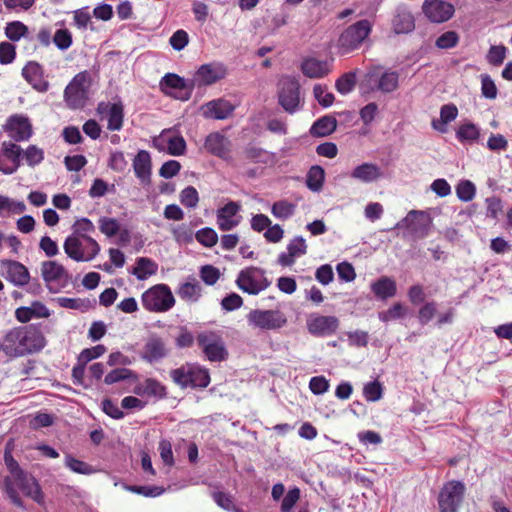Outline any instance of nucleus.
I'll return each instance as SVG.
<instances>
[{"label": "nucleus", "mask_w": 512, "mask_h": 512, "mask_svg": "<svg viewBox=\"0 0 512 512\" xmlns=\"http://www.w3.org/2000/svg\"><path fill=\"white\" fill-rule=\"evenodd\" d=\"M46 345L42 332L34 325L19 326L8 330L3 336L2 352L10 359L41 351Z\"/></svg>", "instance_id": "obj_1"}, {"label": "nucleus", "mask_w": 512, "mask_h": 512, "mask_svg": "<svg viewBox=\"0 0 512 512\" xmlns=\"http://www.w3.org/2000/svg\"><path fill=\"white\" fill-rule=\"evenodd\" d=\"M15 486H17L25 496L30 497L38 504L43 503L44 495L36 478L25 471L20 472L13 477H5L4 490L11 502L21 509H25L24 502L18 495Z\"/></svg>", "instance_id": "obj_2"}, {"label": "nucleus", "mask_w": 512, "mask_h": 512, "mask_svg": "<svg viewBox=\"0 0 512 512\" xmlns=\"http://www.w3.org/2000/svg\"><path fill=\"white\" fill-rule=\"evenodd\" d=\"M170 376L181 388H206L210 383L209 370L196 363H186L173 369Z\"/></svg>", "instance_id": "obj_3"}, {"label": "nucleus", "mask_w": 512, "mask_h": 512, "mask_svg": "<svg viewBox=\"0 0 512 512\" xmlns=\"http://www.w3.org/2000/svg\"><path fill=\"white\" fill-rule=\"evenodd\" d=\"M65 253L69 258L77 262L93 260L100 252V245L92 237H78L69 235L63 244Z\"/></svg>", "instance_id": "obj_4"}, {"label": "nucleus", "mask_w": 512, "mask_h": 512, "mask_svg": "<svg viewBox=\"0 0 512 512\" xmlns=\"http://www.w3.org/2000/svg\"><path fill=\"white\" fill-rule=\"evenodd\" d=\"M431 225L432 219L426 212L411 210L395 225V228L404 230L405 237L419 240L428 236Z\"/></svg>", "instance_id": "obj_5"}, {"label": "nucleus", "mask_w": 512, "mask_h": 512, "mask_svg": "<svg viewBox=\"0 0 512 512\" xmlns=\"http://www.w3.org/2000/svg\"><path fill=\"white\" fill-rule=\"evenodd\" d=\"M278 104L289 114L301 110L300 84L297 79L291 76H284L278 82L277 89Z\"/></svg>", "instance_id": "obj_6"}, {"label": "nucleus", "mask_w": 512, "mask_h": 512, "mask_svg": "<svg viewBox=\"0 0 512 512\" xmlns=\"http://www.w3.org/2000/svg\"><path fill=\"white\" fill-rule=\"evenodd\" d=\"M199 348L211 362H222L228 358V351L222 336L215 331H202L196 336Z\"/></svg>", "instance_id": "obj_7"}, {"label": "nucleus", "mask_w": 512, "mask_h": 512, "mask_svg": "<svg viewBox=\"0 0 512 512\" xmlns=\"http://www.w3.org/2000/svg\"><path fill=\"white\" fill-rule=\"evenodd\" d=\"M174 304V296L166 284L155 285L142 294V305L151 312H166Z\"/></svg>", "instance_id": "obj_8"}, {"label": "nucleus", "mask_w": 512, "mask_h": 512, "mask_svg": "<svg viewBox=\"0 0 512 512\" xmlns=\"http://www.w3.org/2000/svg\"><path fill=\"white\" fill-rule=\"evenodd\" d=\"M236 285L244 293L258 295L271 285V281L266 277L263 269L251 266L239 272Z\"/></svg>", "instance_id": "obj_9"}, {"label": "nucleus", "mask_w": 512, "mask_h": 512, "mask_svg": "<svg viewBox=\"0 0 512 512\" xmlns=\"http://www.w3.org/2000/svg\"><path fill=\"white\" fill-rule=\"evenodd\" d=\"M89 75L86 71L76 74L64 90V100L70 109L83 108L88 100Z\"/></svg>", "instance_id": "obj_10"}, {"label": "nucleus", "mask_w": 512, "mask_h": 512, "mask_svg": "<svg viewBox=\"0 0 512 512\" xmlns=\"http://www.w3.org/2000/svg\"><path fill=\"white\" fill-rule=\"evenodd\" d=\"M247 322L260 330H279L287 324V317L278 309H253L247 314Z\"/></svg>", "instance_id": "obj_11"}, {"label": "nucleus", "mask_w": 512, "mask_h": 512, "mask_svg": "<svg viewBox=\"0 0 512 512\" xmlns=\"http://www.w3.org/2000/svg\"><path fill=\"white\" fill-rule=\"evenodd\" d=\"M160 90L165 94L181 101L191 98L194 90V82L186 80L175 73L165 74L159 83Z\"/></svg>", "instance_id": "obj_12"}, {"label": "nucleus", "mask_w": 512, "mask_h": 512, "mask_svg": "<svg viewBox=\"0 0 512 512\" xmlns=\"http://www.w3.org/2000/svg\"><path fill=\"white\" fill-rule=\"evenodd\" d=\"M465 493V485L461 481H449L442 487L438 496L440 512H457Z\"/></svg>", "instance_id": "obj_13"}, {"label": "nucleus", "mask_w": 512, "mask_h": 512, "mask_svg": "<svg viewBox=\"0 0 512 512\" xmlns=\"http://www.w3.org/2000/svg\"><path fill=\"white\" fill-rule=\"evenodd\" d=\"M23 159L22 148L12 141H4L1 145L0 172L14 174L21 165Z\"/></svg>", "instance_id": "obj_14"}, {"label": "nucleus", "mask_w": 512, "mask_h": 512, "mask_svg": "<svg viewBox=\"0 0 512 512\" xmlns=\"http://www.w3.org/2000/svg\"><path fill=\"white\" fill-rule=\"evenodd\" d=\"M3 128L8 136L15 142L27 141L33 133L29 118L19 114L10 116Z\"/></svg>", "instance_id": "obj_15"}, {"label": "nucleus", "mask_w": 512, "mask_h": 512, "mask_svg": "<svg viewBox=\"0 0 512 512\" xmlns=\"http://www.w3.org/2000/svg\"><path fill=\"white\" fill-rule=\"evenodd\" d=\"M169 352L165 340L157 334H151L144 343L140 357L145 362L153 364L165 359Z\"/></svg>", "instance_id": "obj_16"}, {"label": "nucleus", "mask_w": 512, "mask_h": 512, "mask_svg": "<svg viewBox=\"0 0 512 512\" xmlns=\"http://www.w3.org/2000/svg\"><path fill=\"white\" fill-rule=\"evenodd\" d=\"M41 275L46 283V287L52 293L58 292V289L53 288L54 282H62L64 287L70 280V274L66 268L57 261H44L41 264Z\"/></svg>", "instance_id": "obj_17"}, {"label": "nucleus", "mask_w": 512, "mask_h": 512, "mask_svg": "<svg viewBox=\"0 0 512 512\" xmlns=\"http://www.w3.org/2000/svg\"><path fill=\"white\" fill-rule=\"evenodd\" d=\"M368 82L372 90L383 93L393 92L399 83V74L396 71L382 72L380 68H374L367 74Z\"/></svg>", "instance_id": "obj_18"}, {"label": "nucleus", "mask_w": 512, "mask_h": 512, "mask_svg": "<svg viewBox=\"0 0 512 512\" xmlns=\"http://www.w3.org/2000/svg\"><path fill=\"white\" fill-rule=\"evenodd\" d=\"M0 273L18 287L25 286L30 281V273L26 266L15 260H2L0 262Z\"/></svg>", "instance_id": "obj_19"}, {"label": "nucleus", "mask_w": 512, "mask_h": 512, "mask_svg": "<svg viewBox=\"0 0 512 512\" xmlns=\"http://www.w3.org/2000/svg\"><path fill=\"white\" fill-rule=\"evenodd\" d=\"M226 76V68L219 63H208L201 65L194 74L191 82L195 86H208L216 83Z\"/></svg>", "instance_id": "obj_20"}, {"label": "nucleus", "mask_w": 512, "mask_h": 512, "mask_svg": "<svg viewBox=\"0 0 512 512\" xmlns=\"http://www.w3.org/2000/svg\"><path fill=\"white\" fill-rule=\"evenodd\" d=\"M423 13L434 23L448 21L454 14V6L444 0H425L423 4Z\"/></svg>", "instance_id": "obj_21"}, {"label": "nucleus", "mask_w": 512, "mask_h": 512, "mask_svg": "<svg viewBox=\"0 0 512 512\" xmlns=\"http://www.w3.org/2000/svg\"><path fill=\"white\" fill-rule=\"evenodd\" d=\"M100 114L107 116V129L110 131H119L123 126L124 107L121 102L105 103L100 102L97 107Z\"/></svg>", "instance_id": "obj_22"}, {"label": "nucleus", "mask_w": 512, "mask_h": 512, "mask_svg": "<svg viewBox=\"0 0 512 512\" xmlns=\"http://www.w3.org/2000/svg\"><path fill=\"white\" fill-rule=\"evenodd\" d=\"M202 114L206 119L224 120L235 110V107L222 98L207 102L202 106Z\"/></svg>", "instance_id": "obj_23"}, {"label": "nucleus", "mask_w": 512, "mask_h": 512, "mask_svg": "<svg viewBox=\"0 0 512 512\" xmlns=\"http://www.w3.org/2000/svg\"><path fill=\"white\" fill-rule=\"evenodd\" d=\"M307 253L306 241L302 236L294 237L287 245V252H282L278 256V263L283 266H291L295 258Z\"/></svg>", "instance_id": "obj_24"}, {"label": "nucleus", "mask_w": 512, "mask_h": 512, "mask_svg": "<svg viewBox=\"0 0 512 512\" xmlns=\"http://www.w3.org/2000/svg\"><path fill=\"white\" fill-rule=\"evenodd\" d=\"M301 71L311 79L323 78L331 72V62L315 57H307L301 63Z\"/></svg>", "instance_id": "obj_25"}, {"label": "nucleus", "mask_w": 512, "mask_h": 512, "mask_svg": "<svg viewBox=\"0 0 512 512\" xmlns=\"http://www.w3.org/2000/svg\"><path fill=\"white\" fill-rule=\"evenodd\" d=\"M22 76L38 92H46L49 82L43 77V69L37 62H28L22 69Z\"/></svg>", "instance_id": "obj_26"}, {"label": "nucleus", "mask_w": 512, "mask_h": 512, "mask_svg": "<svg viewBox=\"0 0 512 512\" xmlns=\"http://www.w3.org/2000/svg\"><path fill=\"white\" fill-rule=\"evenodd\" d=\"M133 393L140 397H154L163 399L167 396L166 387L155 378H146L138 382L133 388Z\"/></svg>", "instance_id": "obj_27"}, {"label": "nucleus", "mask_w": 512, "mask_h": 512, "mask_svg": "<svg viewBox=\"0 0 512 512\" xmlns=\"http://www.w3.org/2000/svg\"><path fill=\"white\" fill-rule=\"evenodd\" d=\"M51 311L40 301H33L30 306H21L15 310V318L20 323H27L33 318H48Z\"/></svg>", "instance_id": "obj_28"}, {"label": "nucleus", "mask_w": 512, "mask_h": 512, "mask_svg": "<svg viewBox=\"0 0 512 512\" xmlns=\"http://www.w3.org/2000/svg\"><path fill=\"white\" fill-rule=\"evenodd\" d=\"M169 131H163L159 139L156 140L155 146L159 150H164L163 144L167 145V152L173 156L183 155L186 151V141L181 135L168 136Z\"/></svg>", "instance_id": "obj_29"}, {"label": "nucleus", "mask_w": 512, "mask_h": 512, "mask_svg": "<svg viewBox=\"0 0 512 512\" xmlns=\"http://www.w3.org/2000/svg\"><path fill=\"white\" fill-rule=\"evenodd\" d=\"M229 146V140L219 132L210 133L204 142V147L210 154L223 159L228 155Z\"/></svg>", "instance_id": "obj_30"}, {"label": "nucleus", "mask_w": 512, "mask_h": 512, "mask_svg": "<svg viewBox=\"0 0 512 512\" xmlns=\"http://www.w3.org/2000/svg\"><path fill=\"white\" fill-rule=\"evenodd\" d=\"M133 169L135 175L141 183L147 184L150 182L151 176V157L148 151L139 150L133 160Z\"/></svg>", "instance_id": "obj_31"}, {"label": "nucleus", "mask_w": 512, "mask_h": 512, "mask_svg": "<svg viewBox=\"0 0 512 512\" xmlns=\"http://www.w3.org/2000/svg\"><path fill=\"white\" fill-rule=\"evenodd\" d=\"M177 294L181 299L195 303L202 295V286L194 276H189L184 283L180 284Z\"/></svg>", "instance_id": "obj_32"}, {"label": "nucleus", "mask_w": 512, "mask_h": 512, "mask_svg": "<svg viewBox=\"0 0 512 512\" xmlns=\"http://www.w3.org/2000/svg\"><path fill=\"white\" fill-rule=\"evenodd\" d=\"M371 290L380 300H386L394 297L397 292L396 282L387 276H382L375 282L371 283Z\"/></svg>", "instance_id": "obj_33"}, {"label": "nucleus", "mask_w": 512, "mask_h": 512, "mask_svg": "<svg viewBox=\"0 0 512 512\" xmlns=\"http://www.w3.org/2000/svg\"><path fill=\"white\" fill-rule=\"evenodd\" d=\"M336 327L337 319L332 316H319L308 323L309 332L318 336L330 334Z\"/></svg>", "instance_id": "obj_34"}, {"label": "nucleus", "mask_w": 512, "mask_h": 512, "mask_svg": "<svg viewBox=\"0 0 512 512\" xmlns=\"http://www.w3.org/2000/svg\"><path fill=\"white\" fill-rule=\"evenodd\" d=\"M337 128V120L331 115L318 118L310 127L309 133L313 137H326L331 135Z\"/></svg>", "instance_id": "obj_35"}, {"label": "nucleus", "mask_w": 512, "mask_h": 512, "mask_svg": "<svg viewBox=\"0 0 512 512\" xmlns=\"http://www.w3.org/2000/svg\"><path fill=\"white\" fill-rule=\"evenodd\" d=\"M54 301L62 308L87 312L96 306V299L57 297Z\"/></svg>", "instance_id": "obj_36"}, {"label": "nucleus", "mask_w": 512, "mask_h": 512, "mask_svg": "<svg viewBox=\"0 0 512 512\" xmlns=\"http://www.w3.org/2000/svg\"><path fill=\"white\" fill-rule=\"evenodd\" d=\"M393 27L397 34L411 32L415 28L413 15L404 9L398 10L393 19Z\"/></svg>", "instance_id": "obj_37"}, {"label": "nucleus", "mask_w": 512, "mask_h": 512, "mask_svg": "<svg viewBox=\"0 0 512 512\" xmlns=\"http://www.w3.org/2000/svg\"><path fill=\"white\" fill-rule=\"evenodd\" d=\"M381 176L380 168L371 163H364L354 168V178L365 183L377 180Z\"/></svg>", "instance_id": "obj_38"}, {"label": "nucleus", "mask_w": 512, "mask_h": 512, "mask_svg": "<svg viewBox=\"0 0 512 512\" xmlns=\"http://www.w3.org/2000/svg\"><path fill=\"white\" fill-rule=\"evenodd\" d=\"M157 269L158 266L152 259L140 257L136 260V267L132 273L138 280H146L151 275H154Z\"/></svg>", "instance_id": "obj_39"}, {"label": "nucleus", "mask_w": 512, "mask_h": 512, "mask_svg": "<svg viewBox=\"0 0 512 512\" xmlns=\"http://www.w3.org/2000/svg\"><path fill=\"white\" fill-rule=\"evenodd\" d=\"M372 30V24L369 20L363 19L354 23V50L358 49L363 43H370L368 39Z\"/></svg>", "instance_id": "obj_40"}, {"label": "nucleus", "mask_w": 512, "mask_h": 512, "mask_svg": "<svg viewBox=\"0 0 512 512\" xmlns=\"http://www.w3.org/2000/svg\"><path fill=\"white\" fill-rule=\"evenodd\" d=\"M125 380L137 381L138 374L131 369L122 367L113 369L104 377V383L107 385H112Z\"/></svg>", "instance_id": "obj_41"}, {"label": "nucleus", "mask_w": 512, "mask_h": 512, "mask_svg": "<svg viewBox=\"0 0 512 512\" xmlns=\"http://www.w3.org/2000/svg\"><path fill=\"white\" fill-rule=\"evenodd\" d=\"M324 179V169L319 165H314L307 173L306 185L311 191L318 192L323 187Z\"/></svg>", "instance_id": "obj_42"}, {"label": "nucleus", "mask_w": 512, "mask_h": 512, "mask_svg": "<svg viewBox=\"0 0 512 512\" xmlns=\"http://www.w3.org/2000/svg\"><path fill=\"white\" fill-rule=\"evenodd\" d=\"M64 464L68 469L77 474L91 475L97 471L90 464L82 460L76 459L71 454H67L65 456Z\"/></svg>", "instance_id": "obj_43"}, {"label": "nucleus", "mask_w": 512, "mask_h": 512, "mask_svg": "<svg viewBox=\"0 0 512 512\" xmlns=\"http://www.w3.org/2000/svg\"><path fill=\"white\" fill-rule=\"evenodd\" d=\"M296 205L287 201V200H280L276 201L272 207H271V213L274 217L286 220L293 216L295 213Z\"/></svg>", "instance_id": "obj_44"}, {"label": "nucleus", "mask_w": 512, "mask_h": 512, "mask_svg": "<svg viewBox=\"0 0 512 512\" xmlns=\"http://www.w3.org/2000/svg\"><path fill=\"white\" fill-rule=\"evenodd\" d=\"M479 136V128L471 122L460 125L456 131V137L460 142H474L478 140Z\"/></svg>", "instance_id": "obj_45"}, {"label": "nucleus", "mask_w": 512, "mask_h": 512, "mask_svg": "<svg viewBox=\"0 0 512 512\" xmlns=\"http://www.w3.org/2000/svg\"><path fill=\"white\" fill-rule=\"evenodd\" d=\"M195 239L204 247L211 248L218 242V235L213 228L205 227L198 230Z\"/></svg>", "instance_id": "obj_46"}, {"label": "nucleus", "mask_w": 512, "mask_h": 512, "mask_svg": "<svg viewBox=\"0 0 512 512\" xmlns=\"http://www.w3.org/2000/svg\"><path fill=\"white\" fill-rule=\"evenodd\" d=\"M407 309L401 303L393 304L389 309L379 312L378 317L382 322L401 319L406 315Z\"/></svg>", "instance_id": "obj_47"}, {"label": "nucleus", "mask_w": 512, "mask_h": 512, "mask_svg": "<svg viewBox=\"0 0 512 512\" xmlns=\"http://www.w3.org/2000/svg\"><path fill=\"white\" fill-rule=\"evenodd\" d=\"M313 95L317 102L324 108L330 107L334 102V95L328 91L326 85H314Z\"/></svg>", "instance_id": "obj_48"}, {"label": "nucleus", "mask_w": 512, "mask_h": 512, "mask_svg": "<svg viewBox=\"0 0 512 512\" xmlns=\"http://www.w3.org/2000/svg\"><path fill=\"white\" fill-rule=\"evenodd\" d=\"M23 159L30 167H35L44 160V151L36 145H29L23 150Z\"/></svg>", "instance_id": "obj_49"}, {"label": "nucleus", "mask_w": 512, "mask_h": 512, "mask_svg": "<svg viewBox=\"0 0 512 512\" xmlns=\"http://www.w3.org/2000/svg\"><path fill=\"white\" fill-rule=\"evenodd\" d=\"M26 205L22 201H15L7 196L0 195V212L6 211L13 214H21L25 211Z\"/></svg>", "instance_id": "obj_50"}, {"label": "nucleus", "mask_w": 512, "mask_h": 512, "mask_svg": "<svg viewBox=\"0 0 512 512\" xmlns=\"http://www.w3.org/2000/svg\"><path fill=\"white\" fill-rule=\"evenodd\" d=\"M28 31L26 25L20 21H13L7 24L5 35L11 41H19Z\"/></svg>", "instance_id": "obj_51"}, {"label": "nucleus", "mask_w": 512, "mask_h": 512, "mask_svg": "<svg viewBox=\"0 0 512 512\" xmlns=\"http://www.w3.org/2000/svg\"><path fill=\"white\" fill-rule=\"evenodd\" d=\"M476 193L475 185L469 180H462L456 187L457 197L464 202L471 201Z\"/></svg>", "instance_id": "obj_52"}, {"label": "nucleus", "mask_w": 512, "mask_h": 512, "mask_svg": "<svg viewBox=\"0 0 512 512\" xmlns=\"http://www.w3.org/2000/svg\"><path fill=\"white\" fill-rule=\"evenodd\" d=\"M99 230L107 237L111 238L120 231V224L117 219L109 217H101L99 219Z\"/></svg>", "instance_id": "obj_53"}, {"label": "nucleus", "mask_w": 512, "mask_h": 512, "mask_svg": "<svg viewBox=\"0 0 512 512\" xmlns=\"http://www.w3.org/2000/svg\"><path fill=\"white\" fill-rule=\"evenodd\" d=\"M171 232L174 240L179 244H189L194 239L192 230L186 224L173 227Z\"/></svg>", "instance_id": "obj_54"}, {"label": "nucleus", "mask_w": 512, "mask_h": 512, "mask_svg": "<svg viewBox=\"0 0 512 512\" xmlns=\"http://www.w3.org/2000/svg\"><path fill=\"white\" fill-rule=\"evenodd\" d=\"M180 202L187 208H195L199 202V194L195 187L187 186L180 193Z\"/></svg>", "instance_id": "obj_55"}, {"label": "nucleus", "mask_w": 512, "mask_h": 512, "mask_svg": "<svg viewBox=\"0 0 512 512\" xmlns=\"http://www.w3.org/2000/svg\"><path fill=\"white\" fill-rule=\"evenodd\" d=\"M72 235H76L78 237H89L87 233L94 232L95 226L92 221L88 218L78 219L72 226Z\"/></svg>", "instance_id": "obj_56"}, {"label": "nucleus", "mask_w": 512, "mask_h": 512, "mask_svg": "<svg viewBox=\"0 0 512 512\" xmlns=\"http://www.w3.org/2000/svg\"><path fill=\"white\" fill-rule=\"evenodd\" d=\"M383 388L380 382L372 381L364 385L363 395L366 400L375 402L382 398Z\"/></svg>", "instance_id": "obj_57"}, {"label": "nucleus", "mask_w": 512, "mask_h": 512, "mask_svg": "<svg viewBox=\"0 0 512 512\" xmlns=\"http://www.w3.org/2000/svg\"><path fill=\"white\" fill-rule=\"evenodd\" d=\"M53 42L59 50H67L72 45V34L66 28L58 29L54 34Z\"/></svg>", "instance_id": "obj_58"}, {"label": "nucleus", "mask_w": 512, "mask_h": 512, "mask_svg": "<svg viewBox=\"0 0 512 512\" xmlns=\"http://www.w3.org/2000/svg\"><path fill=\"white\" fill-rule=\"evenodd\" d=\"M106 352V347L102 344L96 345L91 348H86L81 351L78 356V361L87 364L93 359L99 358Z\"/></svg>", "instance_id": "obj_59"}, {"label": "nucleus", "mask_w": 512, "mask_h": 512, "mask_svg": "<svg viewBox=\"0 0 512 512\" xmlns=\"http://www.w3.org/2000/svg\"><path fill=\"white\" fill-rule=\"evenodd\" d=\"M506 51L507 49L503 45L491 46L487 54V61L493 66L502 65L506 57Z\"/></svg>", "instance_id": "obj_60"}, {"label": "nucleus", "mask_w": 512, "mask_h": 512, "mask_svg": "<svg viewBox=\"0 0 512 512\" xmlns=\"http://www.w3.org/2000/svg\"><path fill=\"white\" fill-rule=\"evenodd\" d=\"M459 42V36L455 31H447L441 34L436 40V47L440 49H450Z\"/></svg>", "instance_id": "obj_61"}, {"label": "nucleus", "mask_w": 512, "mask_h": 512, "mask_svg": "<svg viewBox=\"0 0 512 512\" xmlns=\"http://www.w3.org/2000/svg\"><path fill=\"white\" fill-rule=\"evenodd\" d=\"M437 311V304L434 301L426 302L418 312V320L421 325H426L435 316Z\"/></svg>", "instance_id": "obj_62"}, {"label": "nucleus", "mask_w": 512, "mask_h": 512, "mask_svg": "<svg viewBox=\"0 0 512 512\" xmlns=\"http://www.w3.org/2000/svg\"><path fill=\"white\" fill-rule=\"evenodd\" d=\"M481 93L487 99H495L497 97V87L488 74L481 75Z\"/></svg>", "instance_id": "obj_63"}, {"label": "nucleus", "mask_w": 512, "mask_h": 512, "mask_svg": "<svg viewBox=\"0 0 512 512\" xmlns=\"http://www.w3.org/2000/svg\"><path fill=\"white\" fill-rule=\"evenodd\" d=\"M211 497L215 501V503L224 510L232 511L236 510L235 505L233 503L232 496L228 493L222 491H214L211 493Z\"/></svg>", "instance_id": "obj_64"}]
</instances>
